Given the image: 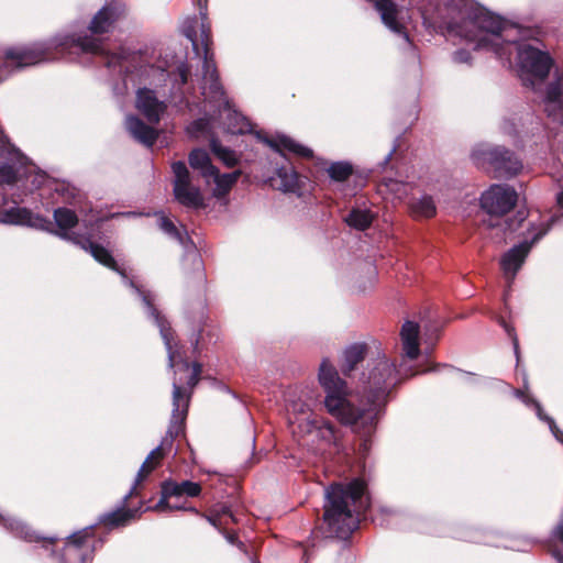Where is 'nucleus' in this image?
Segmentation results:
<instances>
[{
  "label": "nucleus",
  "instance_id": "nucleus-39",
  "mask_svg": "<svg viewBox=\"0 0 563 563\" xmlns=\"http://www.w3.org/2000/svg\"><path fill=\"white\" fill-rule=\"evenodd\" d=\"M201 371H202L201 364H199V363L192 364L191 373L187 380V385L189 386V388H194L198 384Z\"/></svg>",
  "mask_w": 563,
  "mask_h": 563
},
{
  "label": "nucleus",
  "instance_id": "nucleus-46",
  "mask_svg": "<svg viewBox=\"0 0 563 563\" xmlns=\"http://www.w3.org/2000/svg\"><path fill=\"white\" fill-rule=\"evenodd\" d=\"M558 205L563 209V190L556 196Z\"/></svg>",
  "mask_w": 563,
  "mask_h": 563
},
{
  "label": "nucleus",
  "instance_id": "nucleus-20",
  "mask_svg": "<svg viewBox=\"0 0 563 563\" xmlns=\"http://www.w3.org/2000/svg\"><path fill=\"white\" fill-rule=\"evenodd\" d=\"M158 510L159 511L188 510V511L195 512L196 515L201 516V514L195 507L187 508L183 504H179V503H169V499H166V504H163V507H161ZM202 517L206 518L210 525H212L214 528H217L221 532H222V526L228 523V519H230L231 521H235L233 514L231 512V510L228 507H222L220 511H217L209 516L202 515Z\"/></svg>",
  "mask_w": 563,
  "mask_h": 563
},
{
  "label": "nucleus",
  "instance_id": "nucleus-33",
  "mask_svg": "<svg viewBox=\"0 0 563 563\" xmlns=\"http://www.w3.org/2000/svg\"><path fill=\"white\" fill-rule=\"evenodd\" d=\"M200 21L194 16L185 21L183 25V34L191 42L192 49L197 56H200V47L198 44V33Z\"/></svg>",
  "mask_w": 563,
  "mask_h": 563
},
{
  "label": "nucleus",
  "instance_id": "nucleus-27",
  "mask_svg": "<svg viewBox=\"0 0 563 563\" xmlns=\"http://www.w3.org/2000/svg\"><path fill=\"white\" fill-rule=\"evenodd\" d=\"M366 354L365 344L356 343L350 345L344 351V362L342 364V372L344 375H349L358 363H361Z\"/></svg>",
  "mask_w": 563,
  "mask_h": 563
},
{
  "label": "nucleus",
  "instance_id": "nucleus-43",
  "mask_svg": "<svg viewBox=\"0 0 563 563\" xmlns=\"http://www.w3.org/2000/svg\"><path fill=\"white\" fill-rule=\"evenodd\" d=\"M223 534L229 543H231L233 545H238L240 549H242L244 547L243 542L239 541L238 537L234 533H224L223 532Z\"/></svg>",
  "mask_w": 563,
  "mask_h": 563
},
{
  "label": "nucleus",
  "instance_id": "nucleus-30",
  "mask_svg": "<svg viewBox=\"0 0 563 563\" xmlns=\"http://www.w3.org/2000/svg\"><path fill=\"white\" fill-rule=\"evenodd\" d=\"M517 395L518 397H520L527 405L531 404L534 409H536V413L538 416V418L544 422H547L549 424V428L551 430V432L553 433V435L560 440V441H563V433L558 429L556 424H555V421L553 418H551L550 416H548L547 413H544L541 405L534 400V399H530L528 396H526L522 391H517Z\"/></svg>",
  "mask_w": 563,
  "mask_h": 563
},
{
  "label": "nucleus",
  "instance_id": "nucleus-10",
  "mask_svg": "<svg viewBox=\"0 0 563 563\" xmlns=\"http://www.w3.org/2000/svg\"><path fill=\"white\" fill-rule=\"evenodd\" d=\"M518 200L517 191L509 185L494 184L481 196V207L488 214L501 217L510 212Z\"/></svg>",
  "mask_w": 563,
  "mask_h": 563
},
{
  "label": "nucleus",
  "instance_id": "nucleus-2",
  "mask_svg": "<svg viewBox=\"0 0 563 563\" xmlns=\"http://www.w3.org/2000/svg\"><path fill=\"white\" fill-rule=\"evenodd\" d=\"M515 31L516 29L509 26L500 16L479 8L464 22L459 33L467 42L475 43L474 49L493 52L509 66L512 52L516 49L520 76L527 86L534 88V80L543 81L549 76L553 58L548 52L529 43L506 40Z\"/></svg>",
  "mask_w": 563,
  "mask_h": 563
},
{
  "label": "nucleus",
  "instance_id": "nucleus-34",
  "mask_svg": "<svg viewBox=\"0 0 563 563\" xmlns=\"http://www.w3.org/2000/svg\"><path fill=\"white\" fill-rule=\"evenodd\" d=\"M278 178L280 179L279 188L285 192H292L298 187V175L292 169L279 168L277 170Z\"/></svg>",
  "mask_w": 563,
  "mask_h": 563
},
{
  "label": "nucleus",
  "instance_id": "nucleus-45",
  "mask_svg": "<svg viewBox=\"0 0 563 563\" xmlns=\"http://www.w3.org/2000/svg\"><path fill=\"white\" fill-rule=\"evenodd\" d=\"M555 534L563 542V522L558 526Z\"/></svg>",
  "mask_w": 563,
  "mask_h": 563
},
{
  "label": "nucleus",
  "instance_id": "nucleus-47",
  "mask_svg": "<svg viewBox=\"0 0 563 563\" xmlns=\"http://www.w3.org/2000/svg\"><path fill=\"white\" fill-rule=\"evenodd\" d=\"M395 151H396V146H394V147H393V150H391V151L388 153V155L385 157V159H384V164H385V165H386V164H388V162L390 161V158H391L393 154L395 153Z\"/></svg>",
  "mask_w": 563,
  "mask_h": 563
},
{
  "label": "nucleus",
  "instance_id": "nucleus-19",
  "mask_svg": "<svg viewBox=\"0 0 563 563\" xmlns=\"http://www.w3.org/2000/svg\"><path fill=\"white\" fill-rule=\"evenodd\" d=\"M420 328L417 322L406 321L400 330V340L404 356L409 360H416L420 354L419 344Z\"/></svg>",
  "mask_w": 563,
  "mask_h": 563
},
{
  "label": "nucleus",
  "instance_id": "nucleus-29",
  "mask_svg": "<svg viewBox=\"0 0 563 563\" xmlns=\"http://www.w3.org/2000/svg\"><path fill=\"white\" fill-rule=\"evenodd\" d=\"M189 164L194 169L199 170L205 178H208L210 174H214L217 168L211 164L209 154L200 148L194 150L189 154Z\"/></svg>",
  "mask_w": 563,
  "mask_h": 563
},
{
  "label": "nucleus",
  "instance_id": "nucleus-22",
  "mask_svg": "<svg viewBox=\"0 0 563 563\" xmlns=\"http://www.w3.org/2000/svg\"><path fill=\"white\" fill-rule=\"evenodd\" d=\"M262 140L276 151L285 150L303 158H311L313 155L311 148L296 142L294 139L285 134H277L274 140H268L266 137Z\"/></svg>",
  "mask_w": 563,
  "mask_h": 563
},
{
  "label": "nucleus",
  "instance_id": "nucleus-41",
  "mask_svg": "<svg viewBox=\"0 0 563 563\" xmlns=\"http://www.w3.org/2000/svg\"><path fill=\"white\" fill-rule=\"evenodd\" d=\"M471 59V53L466 49H457L453 54V60L459 64H470Z\"/></svg>",
  "mask_w": 563,
  "mask_h": 563
},
{
  "label": "nucleus",
  "instance_id": "nucleus-50",
  "mask_svg": "<svg viewBox=\"0 0 563 563\" xmlns=\"http://www.w3.org/2000/svg\"><path fill=\"white\" fill-rule=\"evenodd\" d=\"M554 556L558 559L560 563H563V556H561L559 553H554Z\"/></svg>",
  "mask_w": 563,
  "mask_h": 563
},
{
  "label": "nucleus",
  "instance_id": "nucleus-1",
  "mask_svg": "<svg viewBox=\"0 0 563 563\" xmlns=\"http://www.w3.org/2000/svg\"><path fill=\"white\" fill-rule=\"evenodd\" d=\"M319 383L325 391L324 406L328 412L362 437L371 435L391 389L399 382L396 365L385 355L371 362L363 373L362 398L365 408H355L347 399L346 383L340 378L334 366L324 358L319 368Z\"/></svg>",
  "mask_w": 563,
  "mask_h": 563
},
{
  "label": "nucleus",
  "instance_id": "nucleus-48",
  "mask_svg": "<svg viewBox=\"0 0 563 563\" xmlns=\"http://www.w3.org/2000/svg\"><path fill=\"white\" fill-rule=\"evenodd\" d=\"M66 190L65 184H57L55 187L56 192H64Z\"/></svg>",
  "mask_w": 563,
  "mask_h": 563
},
{
  "label": "nucleus",
  "instance_id": "nucleus-12",
  "mask_svg": "<svg viewBox=\"0 0 563 563\" xmlns=\"http://www.w3.org/2000/svg\"><path fill=\"white\" fill-rule=\"evenodd\" d=\"M91 528H85L69 537L64 547L60 563H91L93 545L89 541Z\"/></svg>",
  "mask_w": 563,
  "mask_h": 563
},
{
  "label": "nucleus",
  "instance_id": "nucleus-18",
  "mask_svg": "<svg viewBox=\"0 0 563 563\" xmlns=\"http://www.w3.org/2000/svg\"><path fill=\"white\" fill-rule=\"evenodd\" d=\"M200 493L201 486L198 483L191 481H183L181 483L165 481L162 484V497L155 505V509L163 507V504H166V499H170L172 497H197Z\"/></svg>",
  "mask_w": 563,
  "mask_h": 563
},
{
  "label": "nucleus",
  "instance_id": "nucleus-36",
  "mask_svg": "<svg viewBox=\"0 0 563 563\" xmlns=\"http://www.w3.org/2000/svg\"><path fill=\"white\" fill-rule=\"evenodd\" d=\"M352 165L344 162L332 163L328 168L329 176L336 181L346 180L352 175Z\"/></svg>",
  "mask_w": 563,
  "mask_h": 563
},
{
  "label": "nucleus",
  "instance_id": "nucleus-40",
  "mask_svg": "<svg viewBox=\"0 0 563 563\" xmlns=\"http://www.w3.org/2000/svg\"><path fill=\"white\" fill-rule=\"evenodd\" d=\"M176 71H177V76H178V85L179 87H183L184 85L187 84V80H188V76H189V67L187 65V63L183 62L180 63L177 68H176Z\"/></svg>",
  "mask_w": 563,
  "mask_h": 563
},
{
  "label": "nucleus",
  "instance_id": "nucleus-25",
  "mask_svg": "<svg viewBox=\"0 0 563 563\" xmlns=\"http://www.w3.org/2000/svg\"><path fill=\"white\" fill-rule=\"evenodd\" d=\"M241 172L239 170L220 174L216 168V173L210 174L206 180L207 183L212 181L214 184L213 196L217 198H223L229 194L233 185L238 181Z\"/></svg>",
  "mask_w": 563,
  "mask_h": 563
},
{
  "label": "nucleus",
  "instance_id": "nucleus-13",
  "mask_svg": "<svg viewBox=\"0 0 563 563\" xmlns=\"http://www.w3.org/2000/svg\"><path fill=\"white\" fill-rule=\"evenodd\" d=\"M545 233V229L540 230L537 234H534L531 242L523 241L522 243L515 245L507 253L504 254V256L500 260V266L505 274V277L509 282L514 280L517 272L521 268L527 255L531 250L532 244L540 240Z\"/></svg>",
  "mask_w": 563,
  "mask_h": 563
},
{
  "label": "nucleus",
  "instance_id": "nucleus-32",
  "mask_svg": "<svg viewBox=\"0 0 563 563\" xmlns=\"http://www.w3.org/2000/svg\"><path fill=\"white\" fill-rule=\"evenodd\" d=\"M210 147L213 154L227 166L232 167L236 164L238 158L235 152L222 146L221 143L213 136L210 139Z\"/></svg>",
  "mask_w": 563,
  "mask_h": 563
},
{
  "label": "nucleus",
  "instance_id": "nucleus-7",
  "mask_svg": "<svg viewBox=\"0 0 563 563\" xmlns=\"http://www.w3.org/2000/svg\"><path fill=\"white\" fill-rule=\"evenodd\" d=\"M471 158L478 168L493 170L497 178L512 177L522 167L515 154L501 146L478 144L473 148Z\"/></svg>",
  "mask_w": 563,
  "mask_h": 563
},
{
  "label": "nucleus",
  "instance_id": "nucleus-44",
  "mask_svg": "<svg viewBox=\"0 0 563 563\" xmlns=\"http://www.w3.org/2000/svg\"><path fill=\"white\" fill-rule=\"evenodd\" d=\"M178 369L179 371H189L190 369V364L187 362V361H180L178 364Z\"/></svg>",
  "mask_w": 563,
  "mask_h": 563
},
{
  "label": "nucleus",
  "instance_id": "nucleus-16",
  "mask_svg": "<svg viewBox=\"0 0 563 563\" xmlns=\"http://www.w3.org/2000/svg\"><path fill=\"white\" fill-rule=\"evenodd\" d=\"M375 9L380 15L382 22L391 32L401 35L409 43V35L405 31L404 24L399 21V9L393 0H375Z\"/></svg>",
  "mask_w": 563,
  "mask_h": 563
},
{
  "label": "nucleus",
  "instance_id": "nucleus-26",
  "mask_svg": "<svg viewBox=\"0 0 563 563\" xmlns=\"http://www.w3.org/2000/svg\"><path fill=\"white\" fill-rule=\"evenodd\" d=\"M409 208L415 218H432L437 213L435 202L429 195L413 198L409 203Z\"/></svg>",
  "mask_w": 563,
  "mask_h": 563
},
{
  "label": "nucleus",
  "instance_id": "nucleus-38",
  "mask_svg": "<svg viewBox=\"0 0 563 563\" xmlns=\"http://www.w3.org/2000/svg\"><path fill=\"white\" fill-rule=\"evenodd\" d=\"M158 214V227L159 229L169 235L170 238L181 242V234L172 220L165 217L163 213Z\"/></svg>",
  "mask_w": 563,
  "mask_h": 563
},
{
  "label": "nucleus",
  "instance_id": "nucleus-11",
  "mask_svg": "<svg viewBox=\"0 0 563 563\" xmlns=\"http://www.w3.org/2000/svg\"><path fill=\"white\" fill-rule=\"evenodd\" d=\"M174 173V196L175 199L183 206L191 209H199L203 207V197L200 189L190 181V174L186 164L181 161L175 162L172 165Z\"/></svg>",
  "mask_w": 563,
  "mask_h": 563
},
{
  "label": "nucleus",
  "instance_id": "nucleus-6",
  "mask_svg": "<svg viewBox=\"0 0 563 563\" xmlns=\"http://www.w3.org/2000/svg\"><path fill=\"white\" fill-rule=\"evenodd\" d=\"M189 400L190 394H187L185 388L175 378L173 382V411L166 435L162 439L159 445L156 446L143 462L136 474L133 486L123 498L122 507L109 514L102 515L100 517V522H103L109 527H120L124 526L131 519L136 517L139 509H125V503L134 494L137 485L142 483L145 477L159 465L161 461L170 451L175 438L183 430V423L188 412Z\"/></svg>",
  "mask_w": 563,
  "mask_h": 563
},
{
  "label": "nucleus",
  "instance_id": "nucleus-15",
  "mask_svg": "<svg viewBox=\"0 0 563 563\" xmlns=\"http://www.w3.org/2000/svg\"><path fill=\"white\" fill-rule=\"evenodd\" d=\"M136 108L150 123L156 124L159 122L166 106L164 102L158 101L154 90L141 88L136 93Z\"/></svg>",
  "mask_w": 563,
  "mask_h": 563
},
{
  "label": "nucleus",
  "instance_id": "nucleus-35",
  "mask_svg": "<svg viewBox=\"0 0 563 563\" xmlns=\"http://www.w3.org/2000/svg\"><path fill=\"white\" fill-rule=\"evenodd\" d=\"M213 125L214 123L211 119L200 118L191 122L187 128V131L191 136L199 137L202 135H209Z\"/></svg>",
  "mask_w": 563,
  "mask_h": 563
},
{
  "label": "nucleus",
  "instance_id": "nucleus-49",
  "mask_svg": "<svg viewBox=\"0 0 563 563\" xmlns=\"http://www.w3.org/2000/svg\"><path fill=\"white\" fill-rule=\"evenodd\" d=\"M117 216H123V217H135L137 216L136 212H123V213H115V214H112V217H117Z\"/></svg>",
  "mask_w": 563,
  "mask_h": 563
},
{
  "label": "nucleus",
  "instance_id": "nucleus-5",
  "mask_svg": "<svg viewBox=\"0 0 563 563\" xmlns=\"http://www.w3.org/2000/svg\"><path fill=\"white\" fill-rule=\"evenodd\" d=\"M369 506L366 483L355 478L334 483L325 489L323 522L330 537L346 539L357 527L360 515Z\"/></svg>",
  "mask_w": 563,
  "mask_h": 563
},
{
  "label": "nucleus",
  "instance_id": "nucleus-14",
  "mask_svg": "<svg viewBox=\"0 0 563 563\" xmlns=\"http://www.w3.org/2000/svg\"><path fill=\"white\" fill-rule=\"evenodd\" d=\"M0 223L26 225L30 228L51 231L52 223L46 218L34 214L26 208L13 207L0 212Z\"/></svg>",
  "mask_w": 563,
  "mask_h": 563
},
{
  "label": "nucleus",
  "instance_id": "nucleus-42",
  "mask_svg": "<svg viewBox=\"0 0 563 563\" xmlns=\"http://www.w3.org/2000/svg\"><path fill=\"white\" fill-rule=\"evenodd\" d=\"M500 325L505 329V331L508 333V335L512 339L515 353L518 356L519 354V345H518V339L517 335L514 332V329L510 328L505 320H500Z\"/></svg>",
  "mask_w": 563,
  "mask_h": 563
},
{
  "label": "nucleus",
  "instance_id": "nucleus-9",
  "mask_svg": "<svg viewBox=\"0 0 563 563\" xmlns=\"http://www.w3.org/2000/svg\"><path fill=\"white\" fill-rule=\"evenodd\" d=\"M200 57L202 58L200 86L210 82V91L219 93L220 79L212 51L211 25L207 13H200Z\"/></svg>",
  "mask_w": 563,
  "mask_h": 563
},
{
  "label": "nucleus",
  "instance_id": "nucleus-31",
  "mask_svg": "<svg viewBox=\"0 0 563 563\" xmlns=\"http://www.w3.org/2000/svg\"><path fill=\"white\" fill-rule=\"evenodd\" d=\"M345 222L350 227L363 231L372 224L373 214L366 209H352L345 218Z\"/></svg>",
  "mask_w": 563,
  "mask_h": 563
},
{
  "label": "nucleus",
  "instance_id": "nucleus-21",
  "mask_svg": "<svg viewBox=\"0 0 563 563\" xmlns=\"http://www.w3.org/2000/svg\"><path fill=\"white\" fill-rule=\"evenodd\" d=\"M125 128L135 141L147 147L153 146L158 136L157 131L154 128L145 124L135 115L126 117Z\"/></svg>",
  "mask_w": 563,
  "mask_h": 563
},
{
  "label": "nucleus",
  "instance_id": "nucleus-24",
  "mask_svg": "<svg viewBox=\"0 0 563 563\" xmlns=\"http://www.w3.org/2000/svg\"><path fill=\"white\" fill-rule=\"evenodd\" d=\"M139 58L134 52L121 48L118 53L106 55V66L119 74H128L130 66Z\"/></svg>",
  "mask_w": 563,
  "mask_h": 563
},
{
  "label": "nucleus",
  "instance_id": "nucleus-17",
  "mask_svg": "<svg viewBox=\"0 0 563 563\" xmlns=\"http://www.w3.org/2000/svg\"><path fill=\"white\" fill-rule=\"evenodd\" d=\"M544 111L554 121L563 122V86L561 79L551 81L543 96Z\"/></svg>",
  "mask_w": 563,
  "mask_h": 563
},
{
  "label": "nucleus",
  "instance_id": "nucleus-37",
  "mask_svg": "<svg viewBox=\"0 0 563 563\" xmlns=\"http://www.w3.org/2000/svg\"><path fill=\"white\" fill-rule=\"evenodd\" d=\"M288 412H291L295 415L294 418H289V421L292 426H297L299 428V422L305 423V419L307 417H311V415L308 413V406L305 402L301 401H294L287 406Z\"/></svg>",
  "mask_w": 563,
  "mask_h": 563
},
{
  "label": "nucleus",
  "instance_id": "nucleus-51",
  "mask_svg": "<svg viewBox=\"0 0 563 563\" xmlns=\"http://www.w3.org/2000/svg\"><path fill=\"white\" fill-rule=\"evenodd\" d=\"M400 184L397 183V181H390V184L388 186H390L391 188L396 187V186H399Z\"/></svg>",
  "mask_w": 563,
  "mask_h": 563
},
{
  "label": "nucleus",
  "instance_id": "nucleus-23",
  "mask_svg": "<svg viewBox=\"0 0 563 563\" xmlns=\"http://www.w3.org/2000/svg\"><path fill=\"white\" fill-rule=\"evenodd\" d=\"M299 430L303 433L316 432L317 437L321 438L325 442L335 441L334 427L323 419L307 417L305 419V423L299 422Z\"/></svg>",
  "mask_w": 563,
  "mask_h": 563
},
{
  "label": "nucleus",
  "instance_id": "nucleus-8",
  "mask_svg": "<svg viewBox=\"0 0 563 563\" xmlns=\"http://www.w3.org/2000/svg\"><path fill=\"white\" fill-rule=\"evenodd\" d=\"M200 90L205 101L218 110L220 119L223 120V130L227 133L244 134L252 132V124L244 115L233 109L221 84L219 93L210 91V82L201 85Z\"/></svg>",
  "mask_w": 563,
  "mask_h": 563
},
{
  "label": "nucleus",
  "instance_id": "nucleus-3",
  "mask_svg": "<svg viewBox=\"0 0 563 563\" xmlns=\"http://www.w3.org/2000/svg\"><path fill=\"white\" fill-rule=\"evenodd\" d=\"M124 12L125 4L123 2L110 1L92 18L89 25L90 35H57L47 42L35 43L31 46L11 47L4 52L5 59L16 68H22L58 58L70 59L73 54H104L102 43L97 35L108 33Z\"/></svg>",
  "mask_w": 563,
  "mask_h": 563
},
{
  "label": "nucleus",
  "instance_id": "nucleus-28",
  "mask_svg": "<svg viewBox=\"0 0 563 563\" xmlns=\"http://www.w3.org/2000/svg\"><path fill=\"white\" fill-rule=\"evenodd\" d=\"M0 523L5 529L11 531L15 537L21 538L29 542H35L40 540V537L33 532L27 526L14 518H5L0 515Z\"/></svg>",
  "mask_w": 563,
  "mask_h": 563
},
{
  "label": "nucleus",
  "instance_id": "nucleus-4",
  "mask_svg": "<svg viewBox=\"0 0 563 563\" xmlns=\"http://www.w3.org/2000/svg\"><path fill=\"white\" fill-rule=\"evenodd\" d=\"M54 220L59 228V232H57V235L65 240L73 241L76 244H79L85 251L89 252L92 257L98 261L100 264L109 267L112 271H115L119 273L123 279V282L133 288L135 292L141 297L145 308L147 309L148 317L153 318L156 325L159 329L161 336L165 343V346L168 352V364L169 367H174L176 365V355L172 347V329L169 327L168 321L159 313V311L154 306V295L150 291H146L142 289L139 285L135 284L134 280L130 279L124 269L120 268L115 262V260L112 257L110 252L104 249L103 246L92 242L89 239H78L73 235H70L67 230L74 228L77 222L78 218L77 214L68 209V208H57L54 211Z\"/></svg>",
  "mask_w": 563,
  "mask_h": 563
}]
</instances>
